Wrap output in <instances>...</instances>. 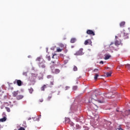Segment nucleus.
I'll list each match as a JSON object with an SVG mask.
<instances>
[{
  "mask_svg": "<svg viewBox=\"0 0 130 130\" xmlns=\"http://www.w3.org/2000/svg\"><path fill=\"white\" fill-rule=\"evenodd\" d=\"M40 102H43V99L40 100Z\"/></svg>",
  "mask_w": 130,
  "mask_h": 130,
  "instance_id": "nucleus-40",
  "label": "nucleus"
},
{
  "mask_svg": "<svg viewBox=\"0 0 130 130\" xmlns=\"http://www.w3.org/2000/svg\"><path fill=\"white\" fill-rule=\"evenodd\" d=\"M100 63H101L102 64H103L104 63V62H103V61H101L100 62Z\"/></svg>",
  "mask_w": 130,
  "mask_h": 130,
  "instance_id": "nucleus-36",
  "label": "nucleus"
},
{
  "mask_svg": "<svg viewBox=\"0 0 130 130\" xmlns=\"http://www.w3.org/2000/svg\"><path fill=\"white\" fill-rule=\"evenodd\" d=\"M28 58H31V55H29V56H28Z\"/></svg>",
  "mask_w": 130,
  "mask_h": 130,
  "instance_id": "nucleus-41",
  "label": "nucleus"
},
{
  "mask_svg": "<svg viewBox=\"0 0 130 130\" xmlns=\"http://www.w3.org/2000/svg\"><path fill=\"white\" fill-rule=\"evenodd\" d=\"M38 66L39 68H41L42 69H45V68H46L45 62H40L38 63Z\"/></svg>",
  "mask_w": 130,
  "mask_h": 130,
  "instance_id": "nucleus-2",
  "label": "nucleus"
},
{
  "mask_svg": "<svg viewBox=\"0 0 130 130\" xmlns=\"http://www.w3.org/2000/svg\"><path fill=\"white\" fill-rule=\"evenodd\" d=\"M77 41V39L76 38H72L71 40V43H75Z\"/></svg>",
  "mask_w": 130,
  "mask_h": 130,
  "instance_id": "nucleus-13",
  "label": "nucleus"
},
{
  "mask_svg": "<svg viewBox=\"0 0 130 130\" xmlns=\"http://www.w3.org/2000/svg\"><path fill=\"white\" fill-rule=\"evenodd\" d=\"M15 82H16L17 84L19 86H22V81L20 80H16Z\"/></svg>",
  "mask_w": 130,
  "mask_h": 130,
  "instance_id": "nucleus-9",
  "label": "nucleus"
},
{
  "mask_svg": "<svg viewBox=\"0 0 130 130\" xmlns=\"http://www.w3.org/2000/svg\"><path fill=\"white\" fill-rule=\"evenodd\" d=\"M116 38H117V36H116Z\"/></svg>",
  "mask_w": 130,
  "mask_h": 130,
  "instance_id": "nucleus-43",
  "label": "nucleus"
},
{
  "mask_svg": "<svg viewBox=\"0 0 130 130\" xmlns=\"http://www.w3.org/2000/svg\"><path fill=\"white\" fill-rule=\"evenodd\" d=\"M71 125H72V126H73V125H74V123H71Z\"/></svg>",
  "mask_w": 130,
  "mask_h": 130,
  "instance_id": "nucleus-42",
  "label": "nucleus"
},
{
  "mask_svg": "<svg viewBox=\"0 0 130 130\" xmlns=\"http://www.w3.org/2000/svg\"><path fill=\"white\" fill-rule=\"evenodd\" d=\"M98 77H99V73H97L95 74V76L94 77V79L95 81H97V79H98Z\"/></svg>",
  "mask_w": 130,
  "mask_h": 130,
  "instance_id": "nucleus-11",
  "label": "nucleus"
},
{
  "mask_svg": "<svg viewBox=\"0 0 130 130\" xmlns=\"http://www.w3.org/2000/svg\"><path fill=\"white\" fill-rule=\"evenodd\" d=\"M117 112H118V110H117Z\"/></svg>",
  "mask_w": 130,
  "mask_h": 130,
  "instance_id": "nucleus-45",
  "label": "nucleus"
},
{
  "mask_svg": "<svg viewBox=\"0 0 130 130\" xmlns=\"http://www.w3.org/2000/svg\"><path fill=\"white\" fill-rule=\"evenodd\" d=\"M92 44V41L90 39H88L85 41L84 45H90Z\"/></svg>",
  "mask_w": 130,
  "mask_h": 130,
  "instance_id": "nucleus-5",
  "label": "nucleus"
},
{
  "mask_svg": "<svg viewBox=\"0 0 130 130\" xmlns=\"http://www.w3.org/2000/svg\"><path fill=\"white\" fill-rule=\"evenodd\" d=\"M93 73H99L98 69H95L93 71Z\"/></svg>",
  "mask_w": 130,
  "mask_h": 130,
  "instance_id": "nucleus-27",
  "label": "nucleus"
},
{
  "mask_svg": "<svg viewBox=\"0 0 130 130\" xmlns=\"http://www.w3.org/2000/svg\"><path fill=\"white\" fill-rule=\"evenodd\" d=\"M86 33L88 35H92V36H94L95 35V32H94L93 31V30H91V29H88L86 31Z\"/></svg>",
  "mask_w": 130,
  "mask_h": 130,
  "instance_id": "nucleus-4",
  "label": "nucleus"
},
{
  "mask_svg": "<svg viewBox=\"0 0 130 130\" xmlns=\"http://www.w3.org/2000/svg\"><path fill=\"white\" fill-rule=\"evenodd\" d=\"M61 51H62V49H61L60 48H57V52H61Z\"/></svg>",
  "mask_w": 130,
  "mask_h": 130,
  "instance_id": "nucleus-26",
  "label": "nucleus"
},
{
  "mask_svg": "<svg viewBox=\"0 0 130 130\" xmlns=\"http://www.w3.org/2000/svg\"><path fill=\"white\" fill-rule=\"evenodd\" d=\"M52 85H53V83H52Z\"/></svg>",
  "mask_w": 130,
  "mask_h": 130,
  "instance_id": "nucleus-44",
  "label": "nucleus"
},
{
  "mask_svg": "<svg viewBox=\"0 0 130 130\" xmlns=\"http://www.w3.org/2000/svg\"><path fill=\"white\" fill-rule=\"evenodd\" d=\"M55 55H56V54H53V56H52V58H54V56Z\"/></svg>",
  "mask_w": 130,
  "mask_h": 130,
  "instance_id": "nucleus-38",
  "label": "nucleus"
},
{
  "mask_svg": "<svg viewBox=\"0 0 130 130\" xmlns=\"http://www.w3.org/2000/svg\"><path fill=\"white\" fill-rule=\"evenodd\" d=\"M83 49H80L79 51H77L75 54V55H83Z\"/></svg>",
  "mask_w": 130,
  "mask_h": 130,
  "instance_id": "nucleus-3",
  "label": "nucleus"
},
{
  "mask_svg": "<svg viewBox=\"0 0 130 130\" xmlns=\"http://www.w3.org/2000/svg\"><path fill=\"white\" fill-rule=\"evenodd\" d=\"M73 70L74 72H77V71H78V68H77L76 66H74L73 68Z\"/></svg>",
  "mask_w": 130,
  "mask_h": 130,
  "instance_id": "nucleus-23",
  "label": "nucleus"
},
{
  "mask_svg": "<svg viewBox=\"0 0 130 130\" xmlns=\"http://www.w3.org/2000/svg\"><path fill=\"white\" fill-rule=\"evenodd\" d=\"M7 120V116H4L3 118L0 119V122H5Z\"/></svg>",
  "mask_w": 130,
  "mask_h": 130,
  "instance_id": "nucleus-7",
  "label": "nucleus"
},
{
  "mask_svg": "<svg viewBox=\"0 0 130 130\" xmlns=\"http://www.w3.org/2000/svg\"><path fill=\"white\" fill-rule=\"evenodd\" d=\"M51 98H52V95L51 94H49L48 97V100H50V99H51Z\"/></svg>",
  "mask_w": 130,
  "mask_h": 130,
  "instance_id": "nucleus-25",
  "label": "nucleus"
},
{
  "mask_svg": "<svg viewBox=\"0 0 130 130\" xmlns=\"http://www.w3.org/2000/svg\"><path fill=\"white\" fill-rule=\"evenodd\" d=\"M94 106H96V108H95V110H97L98 109V107L97 105H94Z\"/></svg>",
  "mask_w": 130,
  "mask_h": 130,
  "instance_id": "nucleus-37",
  "label": "nucleus"
},
{
  "mask_svg": "<svg viewBox=\"0 0 130 130\" xmlns=\"http://www.w3.org/2000/svg\"><path fill=\"white\" fill-rule=\"evenodd\" d=\"M113 44H114V43H111V44L110 45V47H112V45H113Z\"/></svg>",
  "mask_w": 130,
  "mask_h": 130,
  "instance_id": "nucleus-35",
  "label": "nucleus"
},
{
  "mask_svg": "<svg viewBox=\"0 0 130 130\" xmlns=\"http://www.w3.org/2000/svg\"><path fill=\"white\" fill-rule=\"evenodd\" d=\"M18 130H25V128L23 127H20V128H19Z\"/></svg>",
  "mask_w": 130,
  "mask_h": 130,
  "instance_id": "nucleus-33",
  "label": "nucleus"
},
{
  "mask_svg": "<svg viewBox=\"0 0 130 130\" xmlns=\"http://www.w3.org/2000/svg\"><path fill=\"white\" fill-rule=\"evenodd\" d=\"M117 130H123L121 128V126L119 125L118 128H116Z\"/></svg>",
  "mask_w": 130,
  "mask_h": 130,
  "instance_id": "nucleus-29",
  "label": "nucleus"
},
{
  "mask_svg": "<svg viewBox=\"0 0 130 130\" xmlns=\"http://www.w3.org/2000/svg\"><path fill=\"white\" fill-rule=\"evenodd\" d=\"M69 88H70V87H69V86H66L65 90H68V89H69Z\"/></svg>",
  "mask_w": 130,
  "mask_h": 130,
  "instance_id": "nucleus-39",
  "label": "nucleus"
},
{
  "mask_svg": "<svg viewBox=\"0 0 130 130\" xmlns=\"http://www.w3.org/2000/svg\"><path fill=\"white\" fill-rule=\"evenodd\" d=\"M55 63V61H52L50 63V64H51L52 66H54V64Z\"/></svg>",
  "mask_w": 130,
  "mask_h": 130,
  "instance_id": "nucleus-31",
  "label": "nucleus"
},
{
  "mask_svg": "<svg viewBox=\"0 0 130 130\" xmlns=\"http://www.w3.org/2000/svg\"><path fill=\"white\" fill-rule=\"evenodd\" d=\"M23 76H27V73L26 72H23Z\"/></svg>",
  "mask_w": 130,
  "mask_h": 130,
  "instance_id": "nucleus-34",
  "label": "nucleus"
},
{
  "mask_svg": "<svg viewBox=\"0 0 130 130\" xmlns=\"http://www.w3.org/2000/svg\"><path fill=\"white\" fill-rule=\"evenodd\" d=\"M115 45L116 46H118V45H120V42L118 41H116L115 42Z\"/></svg>",
  "mask_w": 130,
  "mask_h": 130,
  "instance_id": "nucleus-17",
  "label": "nucleus"
},
{
  "mask_svg": "<svg viewBox=\"0 0 130 130\" xmlns=\"http://www.w3.org/2000/svg\"><path fill=\"white\" fill-rule=\"evenodd\" d=\"M46 58L47 59H48V60H49V61H50V60H51V58L50 57V55H47Z\"/></svg>",
  "mask_w": 130,
  "mask_h": 130,
  "instance_id": "nucleus-20",
  "label": "nucleus"
},
{
  "mask_svg": "<svg viewBox=\"0 0 130 130\" xmlns=\"http://www.w3.org/2000/svg\"><path fill=\"white\" fill-rule=\"evenodd\" d=\"M12 94H13L14 97L17 98V96H18V95H19L20 94V92L19 91H14L12 93Z\"/></svg>",
  "mask_w": 130,
  "mask_h": 130,
  "instance_id": "nucleus-8",
  "label": "nucleus"
},
{
  "mask_svg": "<svg viewBox=\"0 0 130 130\" xmlns=\"http://www.w3.org/2000/svg\"><path fill=\"white\" fill-rule=\"evenodd\" d=\"M24 98V96L22 95H18L16 97L17 100H21V99H23Z\"/></svg>",
  "mask_w": 130,
  "mask_h": 130,
  "instance_id": "nucleus-10",
  "label": "nucleus"
},
{
  "mask_svg": "<svg viewBox=\"0 0 130 130\" xmlns=\"http://www.w3.org/2000/svg\"><path fill=\"white\" fill-rule=\"evenodd\" d=\"M124 25H125V22H124V21H122L120 23V27H123V26H124Z\"/></svg>",
  "mask_w": 130,
  "mask_h": 130,
  "instance_id": "nucleus-16",
  "label": "nucleus"
},
{
  "mask_svg": "<svg viewBox=\"0 0 130 130\" xmlns=\"http://www.w3.org/2000/svg\"><path fill=\"white\" fill-rule=\"evenodd\" d=\"M53 74H55L57 75V74H59L60 73V70L58 69H55L54 71H52Z\"/></svg>",
  "mask_w": 130,
  "mask_h": 130,
  "instance_id": "nucleus-6",
  "label": "nucleus"
},
{
  "mask_svg": "<svg viewBox=\"0 0 130 130\" xmlns=\"http://www.w3.org/2000/svg\"><path fill=\"white\" fill-rule=\"evenodd\" d=\"M28 91L30 94H32V93H33V91H34V90L32 88V87H30V88L28 89Z\"/></svg>",
  "mask_w": 130,
  "mask_h": 130,
  "instance_id": "nucleus-18",
  "label": "nucleus"
},
{
  "mask_svg": "<svg viewBox=\"0 0 130 130\" xmlns=\"http://www.w3.org/2000/svg\"><path fill=\"white\" fill-rule=\"evenodd\" d=\"M5 109H6L7 112H11V109H10V108L6 107Z\"/></svg>",
  "mask_w": 130,
  "mask_h": 130,
  "instance_id": "nucleus-21",
  "label": "nucleus"
},
{
  "mask_svg": "<svg viewBox=\"0 0 130 130\" xmlns=\"http://www.w3.org/2000/svg\"><path fill=\"white\" fill-rule=\"evenodd\" d=\"M70 121V119L68 118H66L65 119V122H69Z\"/></svg>",
  "mask_w": 130,
  "mask_h": 130,
  "instance_id": "nucleus-30",
  "label": "nucleus"
},
{
  "mask_svg": "<svg viewBox=\"0 0 130 130\" xmlns=\"http://www.w3.org/2000/svg\"><path fill=\"white\" fill-rule=\"evenodd\" d=\"M36 61H39V62H45V61L44 59L42 57V56H41L40 57H38L36 59Z\"/></svg>",
  "mask_w": 130,
  "mask_h": 130,
  "instance_id": "nucleus-1",
  "label": "nucleus"
},
{
  "mask_svg": "<svg viewBox=\"0 0 130 130\" xmlns=\"http://www.w3.org/2000/svg\"><path fill=\"white\" fill-rule=\"evenodd\" d=\"M125 68H126V69H128V70H130V64H126Z\"/></svg>",
  "mask_w": 130,
  "mask_h": 130,
  "instance_id": "nucleus-22",
  "label": "nucleus"
},
{
  "mask_svg": "<svg viewBox=\"0 0 130 130\" xmlns=\"http://www.w3.org/2000/svg\"><path fill=\"white\" fill-rule=\"evenodd\" d=\"M45 89H46V85H44L41 87V91H45Z\"/></svg>",
  "mask_w": 130,
  "mask_h": 130,
  "instance_id": "nucleus-14",
  "label": "nucleus"
},
{
  "mask_svg": "<svg viewBox=\"0 0 130 130\" xmlns=\"http://www.w3.org/2000/svg\"><path fill=\"white\" fill-rule=\"evenodd\" d=\"M111 57V56L109 55H106L105 56V59H109V58H110V57Z\"/></svg>",
  "mask_w": 130,
  "mask_h": 130,
  "instance_id": "nucleus-19",
  "label": "nucleus"
},
{
  "mask_svg": "<svg viewBox=\"0 0 130 130\" xmlns=\"http://www.w3.org/2000/svg\"><path fill=\"white\" fill-rule=\"evenodd\" d=\"M47 78V79H51V78H52V76H51V75H48Z\"/></svg>",
  "mask_w": 130,
  "mask_h": 130,
  "instance_id": "nucleus-32",
  "label": "nucleus"
},
{
  "mask_svg": "<svg viewBox=\"0 0 130 130\" xmlns=\"http://www.w3.org/2000/svg\"><path fill=\"white\" fill-rule=\"evenodd\" d=\"M111 95V93H109V94H108L106 96V97H107V98H111V95Z\"/></svg>",
  "mask_w": 130,
  "mask_h": 130,
  "instance_id": "nucleus-24",
  "label": "nucleus"
},
{
  "mask_svg": "<svg viewBox=\"0 0 130 130\" xmlns=\"http://www.w3.org/2000/svg\"><path fill=\"white\" fill-rule=\"evenodd\" d=\"M98 102L99 103H104V102H105V101H104V98H103L102 100H98Z\"/></svg>",
  "mask_w": 130,
  "mask_h": 130,
  "instance_id": "nucleus-12",
  "label": "nucleus"
},
{
  "mask_svg": "<svg viewBox=\"0 0 130 130\" xmlns=\"http://www.w3.org/2000/svg\"><path fill=\"white\" fill-rule=\"evenodd\" d=\"M77 89H78V86H73V89L74 90V91H76V90H77Z\"/></svg>",
  "mask_w": 130,
  "mask_h": 130,
  "instance_id": "nucleus-28",
  "label": "nucleus"
},
{
  "mask_svg": "<svg viewBox=\"0 0 130 130\" xmlns=\"http://www.w3.org/2000/svg\"><path fill=\"white\" fill-rule=\"evenodd\" d=\"M111 74H112L111 72H107L106 73V77H111Z\"/></svg>",
  "mask_w": 130,
  "mask_h": 130,
  "instance_id": "nucleus-15",
  "label": "nucleus"
}]
</instances>
